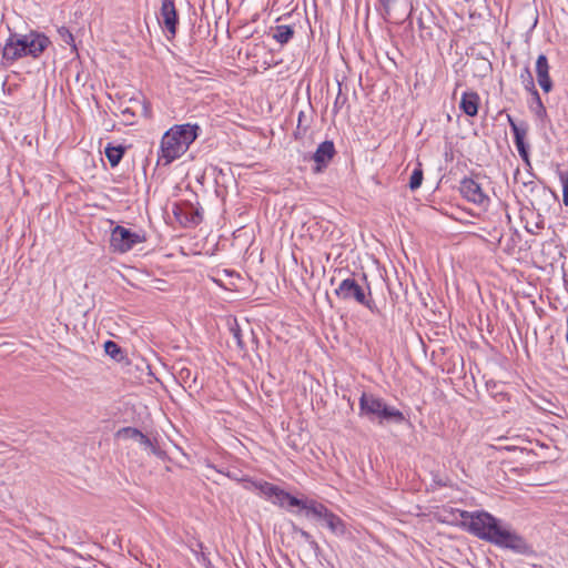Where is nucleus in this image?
<instances>
[{
    "label": "nucleus",
    "instance_id": "2",
    "mask_svg": "<svg viewBox=\"0 0 568 568\" xmlns=\"http://www.w3.org/2000/svg\"><path fill=\"white\" fill-rule=\"evenodd\" d=\"M197 124L185 123L174 125L164 133L161 140L158 164L170 165L181 158L199 136Z\"/></svg>",
    "mask_w": 568,
    "mask_h": 568
},
{
    "label": "nucleus",
    "instance_id": "3",
    "mask_svg": "<svg viewBox=\"0 0 568 568\" xmlns=\"http://www.w3.org/2000/svg\"><path fill=\"white\" fill-rule=\"evenodd\" d=\"M359 416L381 426L386 424H403L406 417L394 406H390L382 397L372 393H363L359 397Z\"/></svg>",
    "mask_w": 568,
    "mask_h": 568
},
{
    "label": "nucleus",
    "instance_id": "9",
    "mask_svg": "<svg viewBox=\"0 0 568 568\" xmlns=\"http://www.w3.org/2000/svg\"><path fill=\"white\" fill-rule=\"evenodd\" d=\"M507 120L514 134V142L521 160L529 164V145L525 142L528 133V124L526 122L517 123L511 115H507Z\"/></svg>",
    "mask_w": 568,
    "mask_h": 568
},
{
    "label": "nucleus",
    "instance_id": "12",
    "mask_svg": "<svg viewBox=\"0 0 568 568\" xmlns=\"http://www.w3.org/2000/svg\"><path fill=\"white\" fill-rule=\"evenodd\" d=\"M26 55V47L23 45L22 36L11 33L7 39L2 49V61L4 64H11Z\"/></svg>",
    "mask_w": 568,
    "mask_h": 568
},
{
    "label": "nucleus",
    "instance_id": "16",
    "mask_svg": "<svg viewBox=\"0 0 568 568\" xmlns=\"http://www.w3.org/2000/svg\"><path fill=\"white\" fill-rule=\"evenodd\" d=\"M550 65L548 63V59L545 54H539L536 61V78L539 87L545 93H549L554 83L549 75Z\"/></svg>",
    "mask_w": 568,
    "mask_h": 568
},
{
    "label": "nucleus",
    "instance_id": "22",
    "mask_svg": "<svg viewBox=\"0 0 568 568\" xmlns=\"http://www.w3.org/2000/svg\"><path fill=\"white\" fill-rule=\"evenodd\" d=\"M176 378L184 388H192L196 383V375L189 367L180 368Z\"/></svg>",
    "mask_w": 568,
    "mask_h": 568
},
{
    "label": "nucleus",
    "instance_id": "18",
    "mask_svg": "<svg viewBox=\"0 0 568 568\" xmlns=\"http://www.w3.org/2000/svg\"><path fill=\"white\" fill-rule=\"evenodd\" d=\"M480 98L477 92H464L459 102V108L468 116H476L478 113Z\"/></svg>",
    "mask_w": 568,
    "mask_h": 568
},
{
    "label": "nucleus",
    "instance_id": "36",
    "mask_svg": "<svg viewBox=\"0 0 568 568\" xmlns=\"http://www.w3.org/2000/svg\"><path fill=\"white\" fill-rule=\"evenodd\" d=\"M138 442L141 445H143L144 447L151 448L152 452L155 453V446L153 445L152 440L146 435H144L143 433H141Z\"/></svg>",
    "mask_w": 568,
    "mask_h": 568
},
{
    "label": "nucleus",
    "instance_id": "31",
    "mask_svg": "<svg viewBox=\"0 0 568 568\" xmlns=\"http://www.w3.org/2000/svg\"><path fill=\"white\" fill-rule=\"evenodd\" d=\"M58 34L65 44H69L74 51L77 50V45L74 42V37L72 32L67 27L58 28Z\"/></svg>",
    "mask_w": 568,
    "mask_h": 568
},
{
    "label": "nucleus",
    "instance_id": "30",
    "mask_svg": "<svg viewBox=\"0 0 568 568\" xmlns=\"http://www.w3.org/2000/svg\"><path fill=\"white\" fill-rule=\"evenodd\" d=\"M230 332H231L232 337H233L235 344L237 345V347L241 351H245V345H244L243 337H242V331L235 320H234V323L230 326Z\"/></svg>",
    "mask_w": 568,
    "mask_h": 568
},
{
    "label": "nucleus",
    "instance_id": "24",
    "mask_svg": "<svg viewBox=\"0 0 568 568\" xmlns=\"http://www.w3.org/2000/svg\"><path fill=\"white\" fill-rule=\"evenodd\" d=\"M105 353L116 362H121L124 358L122 348L113 341H106L104 343Z\"/></svg>",
    "mask_w": 568,
    "mask_h": 568
},
{
    "label": "nucleus",
    "instance_id": "15",
    "mask_svg": "<svg viewBox=\"0 0 568 568\" xmlns=\"http://www.w3.org/2000/svg\"><path fill=\"white\" fill-rule=\"evenodd\" d=\"M336 151L333 141H324L322 142L314 154L312 155V159L316 163V166L314 171L316 173L322 172L328 163L334 158Z\"/></svg>",
    "mask_w": 568,
    "mask_h": 568
},
{
    "label": "nucleus",
    "instance_id": "39",
    "mask_svg": "<svg viewBox=\"0 0 568 568\" xmlns=\"http://www.w3.org/2000/svg\"><path fill=\"white\" fill-rule=\"evenodd\" d=\"M542 227H544V223H542V221H540V222L536 223V229H537V230H540V229H542Z\"/></svg>",
    "mask_w": 568,
    "mask_h": 568
},
{
    "label": "nucleus",
    "instance_id": "21",
    "mask_svg": "<svg viewBox=\"0 0 568 568\" xmlns=\"http://www.w3.org/2000/svg\"><path fill=\"white\" fill-rule=\"evenodd\" d=\"M104 153H105V156L110 163V165L112 168H115L120 161L122 160L124 153H125V148L122 146V145H112V144H108L105 146V150H104Z\"/></svg>",
    "mask_w": 568,
    "mask_h": 568
},
{
    "label": "nucleus",
    "instance_id": "11",
    "mask_svg": "<svg viewBox=\"0 0 568 568\" xmlns=\"http://www.w3.org/2000/svg\"><path fill=\"white\" fill-rule=\"evenodd\" d=\"M459 192L464 199L477 205H486L489 197L484 193L480 184L471 178H464L460 181Z\"/></svg>",
    "mask_w": 568,
    "mask_h": 568
},
{
    "label": "nucleus",
    "instance_id": "33",
    "mask_svg": "<svg viewBox=\"0 0 568 568\" xmlns=\"http://www.w3.org/2000/svg\"><path fill=\"white\" fill-rule=\"evenodd\" d=\"M347 102V94L342 92V84L338 83V93L333 104V114L336 115Z\"/></svg>",
    "mask_w": 568,
    "mask_h": 568
},
{
    "label": "nucleus",
    "instance_id": "29",
    "mask_svg": "<svg viewBox=\"0 0 568 568\" xmlns=\"http://www.w3.org/2000/svg\"><path fill=\"white\" fill-rule=\"evenodd\" d=\"M557 175L562 186V202L568 206V171L558 169Z\"/></svg>",
    "mask_w": 568,
    "mask_h": 568
},
{
    "label": "nucleus",
    "instance_id": "32",
    "mask_svg": "<svg viewBox=\"0 0 568 568\" xmlns=\"http://www.w3.org/2000/svg\"><path fill=\"white\" fill-rule=\"evenodd\" d=\"M141 433H142L141 430H139L138 428H134V427H123L118 430L116 437L138 440Z\"/></svg>",
    "mask_w": 568,
    "mask_h": 568
},
{
    "label": "nucleus",
    "instance_id": "27",
    "mask_svg": "<svg viewBox=\"0 0 568 568\" xmlns=\"http://www.w3.org/2000/svg\"><path fill=\"white\" fill-rule=\"evenodd\" d=\"M422 182H423V170H422V165L419 163L418 166L414 169V171L412 172V175L409 178V184H408L409 189L412 191L417 190L422 185Z\"/></svg>",
    "mask_w": 568,
    "mask_h": 568
},
{
    "label": "nucleus",
    "instance_id": "25",
    "mask_svg": "<svg viewBox=\"0 0 568 568\" xmlns=\"http://www.w3.org/2000/svg\"><path fill=\"white\" fill-rule=\"evenodd\" d=\"M520 79H521V82H523L525 89L528 92L531 93L534 90H537L536 85H535V81H534L532 74H531V71H530L528 65H526L523 69L521 73H520Z\"/></svg>",
    "mask_w": 568,
    "mask_h": 568
},
{
    "label": "nucleus",
    "instance_id": "17",
    "mask_svg": "<svg viewBox=\"0 0 568 568\" xmlns=\"http://www.w3.org/2000/svg\"><path fill=\"white\" fill-rule=\"evenodd\" d=\"M130 106L122 109V114L134 118L140 114L144 118H151V105L144 98H132L130 99Z\"/></svg>",
    "mask_w": 568,
    "mask_h": 568
},
{
    "label": "nucleus",
    "instance_id": "8",
    "mask_svg": "<svg viewBox=\"0 0 568 568\" xmlns=\"http://www.w3.org/2000/svg\"><path fill=\"white\" fill-rule=\"evenodd\" d=\"M417 24L419 29V37L424 41H433L437 36V32L442 30L436 21L434 12L427 7L419 11Z\"/></svg>",
    "mask_w": 568,
    "mask_h": 568
},
{
    "label": "nucleus",
    "instance_id": "10",
    "mask_svg": "<svg viewBox=\"0 0 568 568\" xmlns=\"http://www.w3.org/2000/svg\"><path fill=\"white\" fill-rule=\"evenodd\" d=\"M173 214L185 227L199 225L203 220L201 210L190 202L174 204Z\"/></svg>",
    "mask_w": 568,
    "mask_h": 568
},
{
    "label": "nucleus",
    "instance_id": "38",
    "mask_svg": "<svg viewBox=\"0 0 568 568\" xmlns=\"http://www.w3.org/2000/svg\"><path fill=\"white\" fill-rule=\"evenodd\" d=\"M415 10H416V9L414 8V6H413V4H410V8H409V12H408L407 18H410V17H412V14H413V12H414Z\"/></svg>",
    "mask_w": 568,
    "mask_h": 568
},
{
    "label": "nucleus",
    "instance_id": "34",
    "mask_svg": "<svg viewBox=\"0 0 568 568\" xmlns=\"http://www.w3.org/2000/svg\"><path fill=\"white\" fill-rule=\"evenodd\" d=\"M196 547L200 549V551H197L196 549L192 548V551L195 554L196 556V559L202 562L206 568H212V562L207 556V554H205L203 551V544L201 541H197L196 542Z\"/></svg>",
    "mask_w": 568,
    "mask_h": 568
},
{
    "label": "nucleus",
    "instance_id": "19",
    "mask_svg": "<svg viewBox=\"0 0 568 568\" xmlns=\"http://www.w3.org/2000/svg\"><path fill=\"white\" fill-rule=\"evenodd\" d=\"M311 123H312V116L311 114H307L305 111H300L298 112V116H297V125H296V129L294 131V139L295 140H303L310 128H311Z\"/></svg>",
    "mask_w": 568,
    "mask_h": 568
},
{
    "label": "nucleus",
    "instance_id": "6",
    "mask_svg": "<svg viewBox=\"0 0 568 568\" xmlns=\"http://www.w3.org/2000/svg\"><path fill=\"white\" fill-rule=\"evenodd\" d=\"M144 241V234L116 225L111 232L110 247L115 253H126Z\"/></svg>",
    "mask_w": 568,
    "mask_h": 568
},
{
    "label": "nucleus",
    "instance_id": "40",
    "mask_svg": "<svg viewBox=\"0 0 568 568\" xmlns=\"http://www.w3.org/2000/svg\"><path fill=\"white\" fill-rule=\"evenodd\" d=\"M529 233H536L534 230L526 227Z\"/></svg>",
    "mask_w": 568,
    "mask_h": 568
},
{
    "label": "nucleus",
    "instance_id": "7",
    "mask_svg": "<svg viewBox=\"0 0 568 568\" xmlns=\"http://www.w3.org/2000/svg\"><path fill=\"white\" fill-rule=\"evenodd\" d=\"M159 23L169 33L168 39L175 37L179 24V14L174 0H162Z\"/></svg>",
    "mask_w": 568,
    "mask_h": 568
},
{
    "label": "nucleus",
    "instance_id": "23",
    "mask_svg": "<svg viewBox=\"0 0 568 568\" xmlns=\"http://www.w3.org/2000/svg\"><path fill=\"white\" fill-rule=\"evenodd\" d=\"M530 94L532 95V100H534V104H535V105H531V111L538 119L544 120L547 116V111H546V108L541 101V98H540L538 91L534 90Z\"/></svg>",
    "mask_w": 568,
    "mask_h": 568
},
{
    "label": "nucleus",
    "instance_id": "20",
    "mask_svg": "<svg viewBox=\"0 0 568 568\" xmlns=\"http://www.w3.org/2000/svg\"><path fill=\"white\" fill-rule=\"evenodd\" d=\"M294 34L295 30L292 26L281 24L274 28L272 38L281 45H284L293 39Z\"/></svg>",
    "mask_w": 568,
    "mask_h": 568
},
{
    "label": "nucleus",
    "instance_id": "41",
    "mask_svg": "<svg viewBox=\"0 0 568 568\" xmlns=\"http://www.w3.org/2000/svg\"><path fill=\"white\" fill-rule=\"evenodd\" d=\"M362 281L366 282V275L365 274L362 276Z\"/></svg>",
    "mask_w": 568,
    "mask_h": 568
},
{
    "label": "nucleus",
    "instance_id": "1",
    "mask_svg": "<svg viewBox=\"0 0 568 568\" xmlns=\"http://www.w3.org/2000/svg\"><path fill=\"white\" fill-rule=\"evenodd\" d=\"M452 523L462 519L459 526L475 537L515 554L531 556L532 546L511 526L485 510L467 511L450 509Z\"/></svg>",
    "mask_w": 568,
    "mask_h": 568
},
{
    "label": "nucleus",
    "instance_id": "5",
    "mask_svg": "<svg viewBox=\"0 0 568 568\" xmlns=\"http://www.w3.org/2000/svg\"><path fill=\"white\" fill-rule=\"evenodd\" d=\"M303 513L305 517L321 521L332 534L336 536H344L347 531L345 521L324 504L315 499H307Z\"/></svg>",
    "mask_w": 568,
    "mask_h": 568
},
{
    "label": "nucleus",
    "instance_id": "14",
    "mask_svg": "<svg viewBox=\"0 0 568 568\" xmlns=\"http://www.w3.org/2000/svg\"><path fill=\"white\" fill-rule=\"evenodd\" d=\"M23 45L26 47V55L34 59L39 58L43 51L51 44L50 39L43 33L30 32L22 36Z\"/></svg>",
    "mask_w": 568,
    "mask_h": 568
},
{
    "label": "nucleus",
    "instance_id": "4",
    "mask_svg": "<svg viewBox=\"0 0 568 568\" xmlns=\"http://www.w3.org/2000/svg\"><path fill=\"white\" fill-rule=\"evenodd\" d=\"M338 298L346 302H355L367 307L372 313H377L378 308L372 298V292L368 284H361L354 276L343 280L335 288Z\"/></svg>",
    "mask_w": 568,
    "mask_h": 568
},
{
    "label": "nucleus",
    "instance_id": "35",
    "mask_svg": "<svg viewBox=\"0 0 568 568\" xmlns=\"http://www.w3.org/2000/svg\"><path fill=\"white\" fill-rule=\"evenodd\" d=\"M237 480L243 484V487L246 490H258V484L263 483V480H254L248 477L240 478Z\"/></svg>",
    "mask_w": 568,
    "mask_h": 568
},
{
    "label": "nucleus",
    "instance_id": "28",
    "mask_svg": "<svg viewBox=\"0 0 568 568\" xmlns=\"http://www.w3.org/2000/svg\"><path fill=\"white\" fill-rule=\"evenodd\" d=\"M277 489H278V486L271 484L268 481H265V480H263L262 484H258V493L270 500H272V498L275 496V493L277 491Z\"/></svg>",
    "mask_w": 568,
    "mask_h": 568
},
{
    "label": "nucleus",
    "instance_id": "26",
    "mask_svg": "<svg viewBox=\"0 0 568 568\" xmlns=\"http://www.w3.org/2000/svg\"><path fill=\"white\" fill-rule=\"evenodd\" d=\"M293 532L298 534L308 545L310 547L317 551L320 549V546L317 541L313 538V536L304 530L303 528L297 527L296 525H293Z\"/></svg>",
    "mask_w": 568,
    "mask_h": 568
},
{
    "label": "nucleus",
    "instance_id": "37",
    "mask_svg": "<svg viewBox=\"0 0 568 568\" xmlns=\"http://www.w3.org/2000/svg\"><path fill=\"white\" fill-rule=\"evenodd\" d=\"M379 3L382 4L383 7V10H384V18L387 19V17L390 14V9H392V4L396 1V0H378Z\"/></svg>",
    "mask_w": 568,
    "mask_h": 568
},
{
    "label": "nucleus",
    "instance_id": "13",
    "mask_svg": "<svg viewBox=\"0 0 568 568\" xmlns=\"http://www.w3.org/2000/svg\"><path fill=\"white\" fill-rule=\"evenodd\" d=\"M307 499L308 498L300 499L278 487L275 496L271 501L274 505H277L281 508H285L295 515H301L304 510V506L306 505Z\"/></svg>",
    "mask_w": 568,
    "mask_h": 568
}]
</instances>
